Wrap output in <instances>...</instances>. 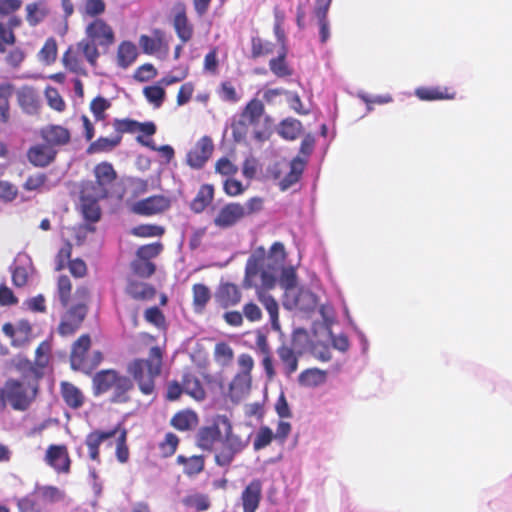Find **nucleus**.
<instances>
[{"label":"nucleus","instance_id":"nucleus-1","mask_svg":"<svg viewBox=\"0 0 512 512\" xmlns=\"http://www.w3.org/2000/svg\"><path fill=\"white\" fill-rule=\"evenodd\" d=\"M250 436L235 431L227 415H217L211 425L198 428L195 434L196 446L214 453V462L220 467H229L235 457L249 445Z\"/></svg>","mask_w":512,"mask_h":512},{"label":"nucleus","instance_id":"nucleus-2","mask_svg":"<svg viewBox=\"0 0 512 512\" xmlns=\"http://www.w3.org/2000/svg\"><path fill=\"white\" fill-rule=\"evenodd\" d=\"M163 356V350L159 346H153L147 358H136L129 362L127 372L143 395L155 394V381L162 372Z\"/></svg>","mask_w":512,"mask_h":512},{"label":"nucleus","instance_id":"nucleus-3","mask_svg":"<svg viewBox=\"0 0 512 512\" xmlns=\"http://www.w3.org/2000/svg\"><path fill=\"white\" fill-rule=\"evenodd\" d=\"M40 383L9 378L0 387V411L9 405L15 411H26L36 400Z\"/></svg>","mask_w":512,"mask_h":512},{"label":"nucleus","instance_id":"nucleus-4","mask_svg":"<svg viewBox=\"0 0 512 512\" xmlns=\"http://www.w3.org/2000/svg\"><path fill=\"white\" fill-rule=\"evenodd\" d=\"M99 57L100 51L98 49H94L88 43L80 40L67 48L62 56V64L70 73L86 77L88 71L85 67V61L92 68H95Z\"/></svg>","mask_w":512,"mask_h":512},{"label":"nucleus","instance_id":"nucleus-5","mask_svg":"<svg viewBox=\"0 0 512 512\" xmlns=\"http://www.w3.org/2000/svg\"><path fill=\"white\" fill-rule=\"evenodd\" d=\"M95 181H88L82 188L93 191L98 197H108L114 187L118 174L113 165L108 161H102L93 168Z\"/></svg>","mask_w":512,"mask_h":512},{"label":"nucleus","instance_id":"nucleus-6","mask_svg":"<svg viewBox=\"0 0 512 512\" xmlns=\"http://www.w3.org/2000/svg\"><path fill=\"white\" fill-rule=\"evenodd\" d=\"M94 49L99 47L108 49L115 42V33L112 27L103 19L95 18L85 28V38L81 40Z\"/></svg>","mask_w":512,"mask_h":512},{"label":"nucleus","instance_id":"nucleus-7","mask_svg":"<svg viewBox=\"0 0 512 512\" xmlns=\"http://www.w3.org/2000/svg\"><path fill=\"white\" fill-rule=\"evenodd\" d=\"M87 313L88 307L84 303H76L70 306L61 317L58 333L61 336L74 334L80 328Z\"/></svg>","mask_w":512,"mask_h":512},{"label":"nucleus","instance_id":"nucleus-8","mask_svg":"<svg viewBox=\"0 0 512 512\" xmlns=\"http://www.w3.org/2000/svg\"><path fill=\"white\" fill-rule=\"evenodd\" d=\"M172 26L182 44L189 42L194 35V26L187 16V8L183 2H177L172 9Z\"/></svg>","mask_w":512,"mask_h":512},{"label":"nucleus","instance_id":"nucleus-9","mask_svg":"<svg viewBox=\"0 0 512 512\" xmlns=\"http://www.w3.org/2000/svg\"><path fill=\"white\" fill-rule=\"evenodd\" d=\"M171 207V200L164 195H153L131 205V212L141 216L163 213Z\"/></svg>","mask_w":512,"mask_h":512},{"label":"nucleus","instance_id":"nucleus-10","mask_svg":"<svg viewBox=\"0 0 512 512\" xmlns=\"http://www.w3.org/2000/svg\"><path fill=\"white\" fill-rule=\"evenodd\" d=\"M213 150L212 139L209 136L201 137L187 153V164L194 169L202 168L211 157Z\"/></svg>","mask_w":512,"mask_h":512},{"label":"nucleus","instance_id":"nucleus-11","mask_svg":"<svg viewBox=\"0 0 512 512\" xmlns=\"http://www.w3.org/2000/svg\"><path fill=\"white\" fill-rule=\"evenodd\" d=\"M45 461L57 473L68 474L70 472L71 459L66 445H50L45 454Z\"/></svg>","mask_w":512,"mask_h":512},{"label":"nucleus","instance_id":"nucleus-12","mask_svg":"<svg viewBox=\"0 0 512 512\" xmlns=\"http://www.w3.org/2000/svg\"><path fill=\"white\" fill-rule=\"evenodd\" d=\"M42 141L54 149L68 145L71 142V132L68 128L57 124H49L39 130Z\"/></svg>","mask_w":512,"mask_h":512},{"label":"nucleus","instance_id":"nucleus-13","mask_svg":"<svg viewBox=\"0 0 512 512\" xmlns=\"http://www.w3.org/2000/svg\"><path fill=\"white\" fill-rule=\"evenodd\" d=\"M244 217H246V208L240 203L231 202L219 210L213 222L215 226L226 229L234 226Z\"/></svg>","mask_w":512,"mask_h":512},{"label":"nucleus","instance_id":"nucleus-14","mask_svg":"<svg viewBox=\"0 0 512 512\" xmlns=\"http://www.w3.org/2000/svg\"><path fill=\"white\" fill-rule=\"evenodd\" d=\"M58 149H54L44 141L29 147L26 156L34 167L45 168L52 164L57 157Z\"/></svg>","mask_w":512,"mask_h":512},{"label":"nucleus","instance_id":"nucleus-15","mask_svg":"<svg viewBox=\"0 0 512 512\" xmlns=\"http://www.w3.org/2000/svg\"><path fill=\"white\" fill-rule=\"evenodd\" d=\"M241 300L240 288L231 282L220 283L215 292V301L223 309L237 306Z\"/></svg>","mask_w":512,"mask_h":512},{"label":"nucleus","instance_id":"nucleus-16","mask_svg":"<svg viewBox=\"0 0 512 512\" xmlns=\"http://www.w3.org/2000/svg\"><path fill=\"white\" fill-rule=\"evenodd\" d=\"M119 426H115L108 431L94 430L90 432L85 438V444L88 448L89 458L97 463L101 462L100 459V445L105 440L115 437L118 434Z\"/></svg>","mask_w":512,"mask_h":512},{"label":"nucleus","instance_id":"nucleus-17","mask_svg":"<svg viewBox=\"0 0 512 512\" xmlns=\"http://www.w3.org/2000/svg\"><path fill=\"white\" fill-rule=\"evenodd\" d=\"M80 198L84 218L90 222L99 221L101 217V209L98 202L99 200L106 199L107 197H98L94 195L93 191H88L87 189L82 188Z\"/></svg>","mask_w":512,"mask_h":512},{"label":"nucleus","instance_id":"nucleus-18","mask_svg":"<svg viewBox=\"0 0 512 512\" xmlns=\"http://www.w3.org/2000/svg\"><path fill=\"white\" fill-rule=\"evenodd\" d=\"M262 497V483L259 479L252 480L242 491L241 501L243 512H256Z\"/></svg>","mask_w":512,"mask_h":512},{"label":"nucleus","instance_id":"nucleus-19","mask_svg":"<svg viewBox=\"0 0 512 512\" xmlns=\"http://www.w3.org/2000/svg\"><path fill=\"white\" fill-rule=\"evenodd\" d=\"M2 331L11 339L13 347H23L30 342L32 329L28 322H20L17 327L11 323H5L2 326Z\"/></svg>","mask_w":512,"mask_h":512},{"label":"nucleus","instance_id":"nucleus-20","mask_svg":"<svg viewBox=\"0 0 512 512\" xmlns=\"http://www.w3.org/2000/svg\"><path fill=\"white\" fill-rule=\"evenodd\" d=\"M414 93L422 101L453 100L456 97V92L445 86H421Z\"/></svg>","mask_w":512,"mask_h":512},{"label":"nucleus","instance_id":"nucleus-21","mask_svg":"<svg viewBox=\"0 0 512 512\" xmlns=\"http://www.w3.org/2000/svg\"><path fill=\"white\" fill-rule=\"evenodd\" d=\"M276 354L283 373L291 377L298 370L300 352L297 353L291 346L282 344L277 348Z\"/></svg>","mask_w":512,"mask_h":512},{"label":"nucleus","instance_id":"nucleus-22","mask_svg":"<svg viewBox=\"0 0 512 512\" xmlns=\"http://www.w3.org/2000/svg\"><path fill=\"white\" fill-rule=\"evenodd\" d=\"M91 347V338L88 334L81 335L73 344L70 355L71 366L74 369L86 367V354Z\"/></svg>","mask_w":512,"mask_h":512},{"label":"nucleus","instance_id":"nucleus-23","mask_svg":"<svg viewBox=\"0 0 512 512\" xmlns=\"http://www.w3.org/2000/svg\"><path fill=\"white\" fill-rule=\"evenodd\" d=\"M256 348L259 354L262 355V366L265 371L266 377L273 380L276 376V370L273 363L272 352L267 340V337L259 333L256 338Z\"/></svg>","mask_w":512,"mask_h":512},{"label":"nucleus","instance_id":"nucleus-24","mask_svg":"<svg viewBox=\"0 0 512 512\" xmlns=\"http://www.w3.org/2000/svg\"><path fill=\"white\" fill-rule=\"evenodd\" d=\"M120 375L114 369H105L97 372L93 377L94 393L100 395L112 390Z\"/></svg>","mask_w":512,"mask_h":512},{"label":"nucleus","instance_id":"nucleus-25","mask_svg":"<svg viewBox=\"0 0 512 512\" xmlns=\"http://www.w3.org/2000/svg\"><path fill=\"white\" fill-rule=\"evenodd\" d=\"M125 293L136 301H148L155 297V288L144 282L129 279L125 287Z\"/></svg>","mask_w":512,"mask_h":512},{"label":"nucleus","instance_id":"nucleus-26","mask_svg":"<svg viewBox=\"0 0 512 512\" xmlns=\"http://www.w3.org/2000/svg\"><path fill=\"white\" fill-rule=\"evenodd\" d=\"M134 389L133 380L125 375H120L112 390L110 401L115 404H124L131 400L130 393Z\"/></svg>","mask_w":512,"mask_h":512},{"label":"nucleus","instance_id":"nucleus-27","mask_svg":"<svg viewBox=\"0 0 512 512\" xmlns=\"http://www.w3.org/2000/svg\"><path fill=\"white\" fill-rule=\"evenodd\" d=\"M199 424V417L196 412L185 409L175 413L170 419V425L178 431H190Z\"/></svg>","mask_w":512,"mask_h":512},{"label":"nucleus","instance_id":"nucleus-28","mask_svg":"<svg viewBox=\"0 0 512 512\" xmlns=\"http://www.w3.org/2000/svg\"><path fill=\"white\" fill-rule=\"evenodd\" d=\"M60 393L65 404L71 409H79L84 404V394L74 384L63 381L60 384Z\"/></svg>","mask_w":512,"mask_h":512},{"label":"nucleus","instance_id":"nucleus-29","mask_svg":"<svg viewBox=\"0 0 512 512\" xmlns=\"http://www.w3.org/2000/svg\"><path fill=\"white\" fill-rule=\"evenodd\" d=\"M21 24L22 20L18 16H11L7 24L0 21V53H4L7 46L15 44L16 36L13 30L20 27Z\"/></svg>","mask_w":512,"mask_h":512},{"label":"nucleus","instance_id":"nucleus-30","mask_svg":"<svg viewBox=\"0 0 512 512\" xmlns=\"http://www.w3.org/2000/svg\"><path fill=\"white\" fill-rule=\"evenodd\" d=\"M139 45L143 53L152 55L159 52L163 48L167 50L168 45L164 40V33L160 29L153 31V37L148 35H141L139 38Z\"/></svg>","mask_w":512,"mask_h":512},{"label":"nucleus","instance_id":"nucleus-31","mask_svg":"<svg viewBox=\"0 0 512 512\" xmlns=\"http://www.w3.org/2000/svg\"><path fill=\"white\" fill-rule=\"evenodd\" d=\"M265 112L264 104L261 100L253 98L250 100L240 114V123L256 125Z\"/></svg>","mask_w":512,"mask_h":512},{"label":"nucleus","instance_id":"nucleus-32","mask_svg":"<svg viewBox=\"0 0 512 512\" xmlns=\"http://www.w3.org/2000/svg\"><path fill=\"white\" fill-rule=\"evenodd\" d=\"M265 256V249L260 247L255 254L250 256L247 260L245 267L244 286L250 288L252 286V279L258 275L263 265Z\"/></svg>","mask_w":512,"mask_h":512},{"label":"nucleus","instance_id":"nucleus-33","mask_svg":"<svg viewBox=\"0 0 512 512\" xmlns=\"http://www.w3.org/2000/svg\"><path fill=\"white\" fill-rule=\"evenodd\" d=\"M214 198V187L211 184H203L196 196L190 203V209L194 213L203 212L213 201Z\"/></svg>","mask_w":512,"mask_h":512},{"label":"nucleus","instance_id":"nucleus-34","mask_svg":"<svg viewBox=\"0 0 512 512\" xmlns=\"http://www.w3.org/2000/svg\"><path fill=\"white\" fill-rule=\"evenodd\" d=\"M11 363L16 371L21 375L20 380L36 381L37 383H40L34 364L27 357L17 355L12 359Z\"/></svg>","mask_w":512,"mask_h":512},{"label":"nucleus","instance_id":"nucleus-35","mask_svg":"<svg viewBox=\"0 0 512 512\" xmlns=\"http://www.w3.org/2000/svg\"><path fill=\"white\" fill-rule=\"evenodd\" d=\"M138 51L136 45L131 41H123L117 49V64L123 69H127L137 59Z\"/></svg>","mask_w":512,"mask_h":512},{"label":"nucleus","instance_id":"nucleus-36","mask_svg":"<svg viewBox=\"0 0 512 512\" xmlns=\"http://www.w3.org/2000/svg\"><path fill=\"white\" fill-rule=\"evenodd\" d=\"M176 462L184 466L183 473L188 477L200 474L205 468V458L202 455H193L191 457L178 455Z\"/></svg>","mask_w":512,"mask_h":512},{"label":"nucleus","instance_id":"nucleus-37","mask_svg":"<svg viewBox=\"0 0 512 512\" xmlns=\"http://www.w3.org/2000/svg\"><path fill=\"white\" fill-rule=\"evenodd\" d=\"M119 136L113 135L112 137L100 136L94 141H91L86 149V153L89 155L109 153L120 145Z\"/></svg>","mask_w":512,"mask_h":512},{"label":"nucleus","instance_id":"nucleus-38","mask_svg":"<svg viewBox=\"0 0 512 512\" xmlns=\"http://www.w3.org/2000/svg\"><path fill=\"white\" fill-rule=\"evenodd\" d=\"M51 350L52 347L48 341H42L36 348L33 364L37 372V377H39L40 380L44 376V370L50 363Z\"/></svg>","mask_w":512,"mask_h":512},{"label":"nucleus","instance_id":"nucleus-39","mask_svg":"<svg viewBox=\"0 0 512 512\" xmlns=\"http://www.w3.org/2000/svg\"><path fill=\"white\" fill-rule=\"evenodd\" d=\"M305 162L300 159L299 157L294 158L290 162V170L289 172L284 176L282 180L279 182L280 190L285 191L289 189L291 186L296 184L304 171Z\"/></svg>","mask_w":512,"mask_h":512},{"label":"nucleus","instance_id":"nucleus-40","mask_svg":"<svg viewBox=\"0 0 512 512\" xmlns=\"http://www.w3.org/2000/svg\"><path fill=\"white\" fill-rule=\"evenodd\" d=\"M184 392L195 399L202 401L206 397V392L200 380L192 373H185L182 376Z\"/></svg>","mask_w":512,"mask_h":512},{"label":"nucleus","instance_id":"nucleus-41","mask_svg":"<svg viewBox=\"0 0 512 512\" xmlns=\"http://www.w3.org/2000/svg\"><path fill=\"white\" fill-rule=\"evenodd\" d=\"M327 380V372L319 368H308L298 376V382L304 387H317Z\"/></svg>","mask_w":512,"mask_h":512},{"label":"nucleus","instance_id":"nucleus-42","mask_svg":"<svg viewBox=\"0 0 512 512\" xmlns=\"http://www.w3.org/2000/svg\"><path fill=\"white\" fill-rule=\"evenodd\" d=\"M252 385V376L237 373L229 385V390L232 398L241 399L246 396Z\"/></svg>","mask_w":512,"mask_h":512},{"label":"nucleus","instance_id":"nucleus-43","mask_svg":"<svg viewBox=\"0 0 512 512\" xmlns=\"http://www.w3.org/2000/svg\"><path fill=\"white\" fill-rule=\"evenodd\" d=\"M192 294L195 312L202 313L211 299L210 289L205 284L197 283L192 286Z\"/></svg>","mask_w":512,"mask_h":512},{"label":"nucleus","instance_id":"nucleus-44","mask_svg":"<svg viewBox=\"0 0 512 512\" xmlns=\"http://www.w3.org/2000/svg\"><path fill=\"white\" fill-rule=\"evenodd\" d=\"M302 132V124L293 118L284 119L278 127L279 135L286 140L297 139Z\"/></svg>","mask_w":512,"mask_h":512},{"label":"nucleus","instance_id":"nucleus-45","mask_svg":"<svg viewBox=\"0 0 512 512\" xmlns=\"http://www.w3.org/2000/svg\"><path fill=\"white\" fill-rule=\"evenodd\" d=\"M56 293L61 306L67 308L72 294V283L67 275H60L57 278Z\"/></svg>","mask_w":512,"mask_h":512},{"label":"nucleus","instance_id":"nucleus-46","mask_svg":"<svg viewBox=\"0 0 512 512\" xmlns=\"http://www.w3.org/2000/svg\"><path fill=\"white\" fill-rule=\"evenodd\" d=\"M143 95L146 100L154 106L160 108L166 97V91L159 82L155 85L146 86L143 88Z\"/></svg>","mask_w":512,"mask_h":512},{"label":"nucleus","instance_id":"nucleus-47","mask_svg":"<svg viewBox=\"0 0 512 512\" xmlns=\"http://www.w3.org/2000/svg\"><path fill=\"white\" fill-rule=\"evenodd\" d=\"M182 503L187 508H193L197 512H203L210 508L211 502L206 494L195 493L187 495L182 499Z\"/></svg>","mask_w":512,"mask_h":512},{"label":"nucleus","instance_id":"nucleus-48","mask_svg":"<svg viewBox=\"0 0 512 512\" xmlns=\"http://www.w3.org/2000/svg\"><path fill=\"white\" fill-rule=\"evenodd\" d=\"M269 68L274 75L279 78L291 76L293 71L286 62V51L283 49L281 53L269 61Z\"/></svg>","mask_w":512,"mask_h":512},{"label":"nucleus","instance_id":"nucleus-49","mask_svg":"<svg viewBox=\"0 0 512 512\" xmlns=\"http://www.w3.org/2000/svg\"><path fill=\"white\" fill-rule=\"evenodd\" d=\"M119 431L116 442V458L120 463H126L129 460V448L127 445V435L128 432L126 428H124L121 424H118Z\"/></svg>","mask_w":512,"mask_h":512},{"label":"nucleus","instance_id":"nucleus-50","mask_svg":"<svg viewBox=\"0 0 512 512\" xmlns=\"http://www.w3.org/2000/svg\"><path fill=\"white\" fill-rule=\"evenodd\" d=\"M26 12V20L30 26L38 25L48 14V10L42 3L28 4Z\"/></svg>","mask_w":512,"mask_h":512},{"label":"nucleus","instance_id":"nucleus-51","mask_svg":"<svg viewBox=\"0 0 512 512\" xmlns=\"http://www.w3.org/2000/svg\"><path fill=\"white\" fill-rule=\"evenodd\" d=\"M12 93V84H0V121L4 123L9 119V98L12 96Z\"/></svg>","mask_w":512,"mask_h":512},{"label":"nucleus","instance_id":"nucleus-52","mask_svg":"<svg viewBox=\"0 0 512 512\" xmlns=\"http://www.w3.org/2000/svg\"><path fill=\"white\" fill-rule=\"evenodd\" d=\"M179 443L180 439L176 434L172 432L166 433L164 439L158 445L161 455L165 458L173 456Z\"/></svg>","mask_w":512,"mask_h":512},{"label":"nucleus","instance_id":"nucleus-53","mask_svg":"<svg viewBox=\"0 0 512 512\" xmlns=\"http://www.w3.org/2000/svg\"><path fill=\"white\" fill-rule=\"evenodd\" d=\"M110 107L111 102L102 96H97L90 102V111L92 112L95 121H104L107 117L106 111Z\"/></svg>","mask_w":512,"mask_h":512},{"label":"nucleus","instance_id":"nucleus-54","mask_svg":"<svg viewBox=\"0 0 512 512\" xmlns=\"http://www.w3.org/2000/svg\"><path fill=\"white\" fill-rule=\"evenodd\" d=\"M131 269L135 275L141 278H149L155 273L156 266L149 260L137 257L131 262Z\"/></svg>","mask_w":512,"mask_h":512},{"label":"nucleus","instance_id":"nucleus-55","mask_svg":"<svg viewBox=\"0 0 512 512\" xmlns=\"http://www.w3.org/2000/svg\"><path fill=\"white\" fill-rule=\"evenodd\" d=\"M38 493L45 503H56L65 499V492L56 486L47 485L39 488Z\"/></svg>","mask_w":512,"mask_h":512},{"label":"nucleus","instance_id":"nucleus-56","mask_svg":"<svg viewBox=\"0 0 512 512\" xmlns=\"http://www.w3.org/2000/svg\"><path fill=\"white\" fill-rule=\"evenodd\" d=\"M112 126L115 131V136H119L120 142L122 141L123 135L125 133H135L137 132L138 121L124 118V119H114Z\"/></svg>","mask_w":512,"mask_h":512},{"label":"nucleus","instance_id":"nucleus-57","mask_svg":"<svg viewBox=\"0 0 512 512\" xmlns=\"http://www.w3.org/2000/svg\"><path fill=\"white\" fill-rule=\"evenodd\" d=\"M234 357L233 349L226 342H219L215 345L214 358L221 366H228Z\"/></svg>","mask_w":512,"mask_h":512},{"label":"nucleus","instance_id":"nucleus-58","mask_svg":"<svg viewBox=\"0 0 512 512\" xmlns=\"http://www.w3.org/2000/svg\"><path fill=\"white\" fill-rule=\"evenodd\" d=\"M57 42L53 37L48 38L41 50L39 51V59L45 64H52L57 58Z\"/></svg>","mask_w":512,"mask_h":512},{"label":"nucleus","instance_id":"nucleus-59","mask_svg":"<svg viewBox=\"0 0 512 512\" xmlns=\"http://www.w3.org/2000/svg\"><path fill=\"white\" fill-rule=\"evenodd\" d=\"M18 102L20 106L29 113L36 111L38 108V101L33 90L30 88H23L19 91Z\"/></svg>","mask_w":512,"mask_h":512},{"label":"nucleus","instance_id":"nucleus-60","mask_svg":"<svg viewBox=\"0 0 512 512\" xmlns=\"http://www.w3.org/2000/svg\"><path fill=\"white\" fill-rule=\"evenodd\" d=\"M273 439H275V437L272 429L269 428L268 426H261L258 429L253 442L254 450L258 451L264 449L265 447L271 444Z\"/></svg>","mask_w":512,"mask_h":512},{"label":"nucleus","instance_id":"nucleus-61","mask_svg":"<svg viewBox=\"0 0 512 512\" xmlns=\"http://www.w3.org/2000/svg\"><path fill=\"white\" fill-rule=\"evenodd\" d=\"M165 230L162 226L154 224H141L132 229V234L137 237L147 238L162 236Z\"/></svg>","mask_w":512,"mask_h":512},{"label":"nucleus","instance_id":"nucleus-62","mask_svg":"<svg viewBox=\"0 0 512 512\" xmlns=\"http://www.w3.org/2000/svg\"><path fill=\"white\" fill-rule=\"evenodd\" d=\"M136 141L143 146L148 147L151 150L158 151L163 158H165L166 163H170L171 160L174 158L175 152L172 146L170 145H162L160 147H157L153 141H146L141 135H138L136 137Z\"/></svg>","mask_w":512,"mask_h":512},{"label":"nucleus","instance_id":"nucleus-63","mask_svg":"<svg viewBox=\"0 0 512 512\" xmlns=\"http://www.w3.org/2000/svg\"><path fill=\"white\" fill-rule=\"evenodd\" d=\"M273 44L265 42L259 37H253L251 40V56L256 59L273 52Z\"/></svg>","mask_w":512,"mask_h":512},{"label":"nucleus","instance_id":"nucleus-64","mask_svg":"<svg viewBox=\"0 0 512 512\" xmlns=\"http://www.w3.org/2000/svg\"><path fill=\"white\" fill-rule=\"evenodd\" d=\"M259 301L264 305L267 310L270 320L273 325L278 321L279 306L277 301L271 296L263 293H258Z\"/></svg>","mask_w":512,"mask_h":512}]
</instances>
